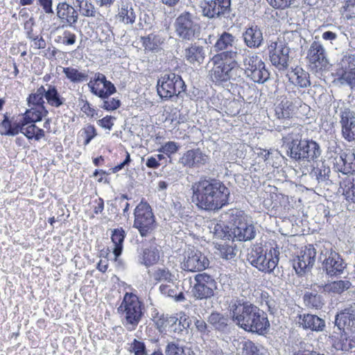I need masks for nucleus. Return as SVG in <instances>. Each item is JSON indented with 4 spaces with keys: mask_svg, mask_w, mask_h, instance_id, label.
<instances>
[{
    "mask_svg": "<svg viewBox=\"0 0 355 355\" xmlns=\"http://www.w3.org/2000/svg\"><path fill=\"white\" fill-rule=\"evenodd\" d=\"M338 71L355 70V55L353 54H345L338 62Z\"/></svg>",
    "mask_w": 355,
    "mask_h": 355,
    "instance_id": "obj_46",
    "label": "nucleus"
},
{
    "mask_svg": "<svg viewBox=\"0 0 355 355\" xmlns=\"http://www.w3.org/2000/svg\"><path fill=\"white\" fill-rule=\"evenodd\" d=\"M66 77L72 83H81L87 80L88 75L73 67H64L62 70Z\"/></svg>",
    "mask_w": 355,
    "mask_h": 355,
    "instance_id": "obj_39",
    "label": "nucleus"
},
{
    "mask_svg": "<svg viewBox=\"0 0 355 355\" xmlns=\"http://www.w3.org/2000/svg\"><path fill=\"white\" fill-rule=\"evenodd\" d=\"M27 125H28V123L26 122V121L22 117V119L21 120H19V121H16L13 124H12L11 131H16V135L19 132L23 133V131H24L23 129H24V127Z\"/></svg>",
    "mask_w": 355,
    "mask_h": 355,
    "instance_id": "obj_64",
    "label": "nucleus"
},
{
    "mask_svg": "<svg viewBox=\"0 0 355 355\" xmlns=\"http://www.w3.org/2000/svg\"><path fill=\"white\" fill-rule=\"evenodd\" d=\"M295 107L293 102L287 98H284L281 102L275 106V112L279 119H289L294 114Z\"/></svg>",
    "mask_w": 355,
    "mask_h": 355,
    "instance_id": "obj_29",
    "label": "nucleus"
},
{
    "mask_svg": "<svg viewBox=\"0 0 355 355\" xmlns=\"http://www.w3.org/2000/svg\"><path fill=\"white\" fill-rule=\"evenodd\" d=\"M269 58L272 65L279 70H285L290 60V48L284 39L270 40L268 46Z\"/></svg>",
    "mask_w": 355,
    "mask_h": 355,
    "instance_id": "obj_9",
    "label": "nucleus"
},
{
    "mask_svg": "<svg viewBox=\"0 0 355 355\" xmlns=\"http://www.w3.org/2000/svg\"><path fill=\"white\" fill-rule=\"evenodd\" d=\"M141 40L145 49L148 51H155L157 49L165 40L159 33L150 34L147 37H142Z\"/></svg>",
    "mask_w": 355,
    "mask_h": 355,
    "instance_id": "obj_37",
    "label": "nucleus"
},
{
    "mask_svg": "<svg viewBox=\"0 0 355 355\" xmlns=\"http://www.w3.org/2000/svg\"><path fill=\"white\" fill-rule=\"evenodd\" d=\"M117 17L125 24H132L137 17L135 9L131 3H122Z\"/></svg>",
    "mask_w": 355,
    "mask_h": 355,
    "instance_id": "obj_31",
    "label": "nucleus"
},
{
    "mask_svg": "<svg viewBox=\"0 0 355 355\" xmlns=\"http://www.w3.org/2000/svg\"><path fill=\"white\" fill-rule=\"evenodd\" d=\"M300 325L304 329L322 331L325 327V322L316 315L304 314L300 315Z\"/></svg>",
    "mask_w": 355,
    "mask_h": 355,
    "instance_id": "obj_24",
    "label": "nucleus"
},
{
    "mask_svg": "<svg viewBox=\"0 0 355 355\" xmlns=\"http://www.w3.org/2000/svg\"><path fill=\"white\" fill-rule=\"evenodd\" d=\"M320 145L312 139H306L304 150H302V162L316 161L321 155Z\"/></svg>",
    "mask_w": 355,
    "mask_h": 355,
    "instance_id": "obj_27",
    "label": "nucleus"
},
{
    "mask_svg": "<svg viewBox=\"0 0 355 355\" xmlns=\"http://www.w3.org/2000/svg\"><path fill=\"white\" fill-rule=\"evenodd\" d=\"M80 10L83 16L94 17L99 24L103 21V16L99 12L96 11L94 6L89 1L85 2V3L81 6Z\"/></svg>",
    "mask_w": 355,
    "mask_h": 355,
    "instance_id": "obj_42",
    "label": "nucleus"
},
{
    "mask_svg": "<svg viewBox=\"0 0 355 355\" xmlns=\"http://www.w3.org/2000/svg\"><path fill=\"white\" fill-rule=\"evenodd\" d=\"M199 6L203 16L209 19L219 18L230 14L231 0H201Z\"/></svg>",
    "mask_w": 355,
    "mask_h": 355,
    "instance_id": "obj_14",
    "label": "nucleus"
},
{
    "mask_svg": "<svg viewBox=\"0 0 355 355\" xmlns=\"http://www.w3.org/2000/svg\"><path fill=\"white\" fill-rule=\"evenodd\" d=\"M237 58L236 51H229L218 53L208 62V67L211 66L209 70V76L213 82H226L228 78V63L229 60Z\"/></svg>",
    "mask_w": 355,
    "mask_h": 355,
    "instance_id": "obj_7",
    "label": "nucleus"
},
{
    "mask_svg": "<svg viewBox=\"0 0 355 355\" xmlns=\"http://www.w3.org/2000/svg\"><path fill=\"white\" fill-rule=\"evenodd\" d=\"M178 325L179 328H174L173 331L176 333H180L184 329H187L190 327L191 324V320L189 318V316L186 315H183L180 316V319H178Z\"/></svg>",
    "mask_w": 355,
    "mask_h": 355,
    "instance_id": "obj_59",
    "label": "nucleus"
},
{
    "mask_svg": "<svg viewBox=\"0 0 355 355\" xmlns=\"http://www.w3.org/2000/svg\"><path fill=\"white\" fill-rule=\"evenodd\" d=\"M45 88L44 86L40 87L35 93L31 94L28 97V104L29 107L44 106L45 97Z\"/></svg>",
    "mask_w": 355,
    "mask_h": 355,
    "instance_id": "obj_43",
    "label": "nucleus"
},
{
    "mask_svg": "<svg viewBox=\"0 0 355 355\" xmlns=\"http://www.w3.org/2000/svg\"><path fill=\"white\" fill-rule=\"evenodd\" d=\"M57 16L60 21L64 25L73 26L78 21V14L75 8L67 3L66 2H60L57 6Z\"/></svg>",
    "mask_w": 355,
    "mask_h": 355,
    "instance_id": "obj_20",
    "label": "nucleus"
},
{
    "mask_svg": "<svg viewBox=\"0 0 355 355\" xmlns=\"http://www.w3.org/2000/svg\"><path fill=\"white\" fill-rule=\"evenodd\" d=\"M133 227L138 230L141 236L150 235L157 227L155 216L147 202H141L134 211Z\"/></svg>",
    "mask_w": 355,
    "mask_h": 355,
    "instance_id": "obj_5",
    "label": "nucleus"
},
{
    "mask_svg": "<svg viewBox=\"0 0 355 355\" xmlns=\"http://www.w3.org/2000/svg\"><path fill=\"white\" fill-rule=\"evenodd\" d=\"M48 111L44 106L30 107L23 115L24 119L26 122L29 123H35L37 121H40L43 116H46Z\"/></svg>",
    "mask_w": 355,
    "mask_h": 355,
    "instance_id": "obj_34",
    "label": "nucleus"
},
{
    "mask_svg": "<svg viewBox=\"0 0 355 355\" xmlns=\"http://www.w3.org/2000/svg\"><path fill=\"white\" fill-rule=\"evenodd\" d=\"M275 8L284 9L294 3L295 0H267Z\"/></svg>",
    "mask_w": 355,
    "mask_h": 355,
    "instance_id": "obj_61",
    "label": "nucleus"
},
{
    "mask_svg": "<svg viewBox=\"0 0 355 355\" xmlns=\"http://www.w3.org/2000/svg\"><path fill=\"white\" fill-rule=\"evenodd\" d=\"M340 188L348 201L355 203V178L347 175L340 182Z\"/></svg>",
    "mask_w": 355,
    "mask_h": 355,
    "instance_id": "obj_32",
    "label": "nucleus"
},
{
    "mask_svg": "<svg viewBox=\"0 0 355 355\" xmlns=\"http://www.w3.org/2000/svg\"><path fill=\"white\" fill-rule=\"evenodd\" d=\"M301 132V128H294L283 138L284 146L286 148L287 155L291 159L299 162L302 161V150H304L306 140V139H302Z\"/></svg>",
    "mask_w": 355,
    "mask_h": 355,
    "instance_id": "obj_12",
    "label": "nucleus"
},
{
    "mask_svg": "<svg viewBox=\"0 0 355 355\" xmlns=\"http://www.w3.org/2000/svg\"><path fill=\"white\" fill-rule=\"evenodd\" d=\"M208 157L199 148L186 151L180 159V163L184 166L199 167L207 163Z\"/></svg>",
    "mask_w": 355,
    "mask_h": 355,
    "instance_id": "obj_19",
    "label": "nucleus"
},
{
    "mask_svg": "<svg viewBox=\"0 0 355 355\" xmlns=\"http://www.w3.org/2000/svg\"><path fill=\"white\" fill-rule=\"evenodd\" d=\"M245 73L252 81L263 83L269 78V73L266 69L265 63L259 56L252 53L243 60Z\"/></svg>",
    "mask_w": 355,
    "mask_h": 355,
    "instance_id": "obj_10",
    "label": "nucleus"
},
{
    "mask_svg": "<svg viewBox=\"0 0 355 355\" xmlns=\"http://www.w3.org/2000/svg\"><path fill=\"white\" fill-rule=\"evenodd\" d=\"M23 135H24L28 139H34L39 141L44 137V131L37 127L35 123H29L23 129Z\"/></svg>",
    "mask_w": 355,
    "mask_h": 355,
    "instance_id": "obj_44",
    "label": "nucleus"
},
{
    "mask_svg": "<svg viewBox=\"0 0 355 355\" xmlns=\"http://www.w3.org/2000/svg\"><path fill=\"white\" fill-rule=\"evenodd\" d=\"M194 281L191 293L196 299L208 300L214 295L217 283L211 276L205 272L198 274L194 277Z\"/></svg>",
    "mask_w": 355,
    "mask_h": 355,
    "instance_id": "obj_11",
    "label": "nucleus"
},
{
    "mask_svg": "<svg viewBox=\"0 0 355 355\" xmlns=\"http://www.w3.org/2000/svg\"><path fill=\"white\" fill-rule=\"evenodd\" d=\"M184 55L191 64L199 66L205 60V50L201 46L193 44L185 49Z\"/></svg>",
    "mask_w": 355,
    "mask_h": 355,
    "instance_id": "obj_25",
    "label": "nucleus"
},
{
    "mask_svg": "<svg viewBox=\"0 0 355 355\" xmlns=\"http://www.w3.org/2000/svg\"><path fill=\"white\" fill-rule=\"evenodd\" d=\"M124 238L125 232L123 229H116L113 231L111 239L114 245L113 253L115 259H116L122 252Z\"/></svg>",
    "mask_w": 355,
    "mask_h": 355,
    "instance_id": "obj_38",
    "label": "nucleus"
},
{
    "mask_svg": "<svg viewBox=\"0 0 355 355\" xmlns=\"http://www.w3.org/2000/svg\"><path fill=\"white\" fill-rule=\"evenodd\" d=\"M242 355H265V352L262 347L250 340H247L243 343Z\"/></svg>",
    "mask_w": 355,
    "mask_h": 355,
    "instance_id": "obj_47",
    "label": "nucleus"
},
{
    "mask_svg": "<svg viewBox=\"0 0 355 355\" xmlns=\"http://www.w3.org/2000/svg\"><path fill=\"white\" fill-rule=\"evenodd\" d=\"M130 348V351L132 352L135 355H147L146 346L143 342L135 339L131 344Z\"/></svg>",
    "mask_w": 355,
    "mask_h": 355,
    "instance_id": "obj_58",
    "label": "nucleus"
},
{
    "mask_svg": "<svg viewBox=\"0 0 355 355\" xmlns=\"http://www.w3.org/2000/svg\"><path fill=\"white\" fill-rule=\"evenodd\" d=\"M289 80L300 88H306L311 85L309 73L302 68L293 70L289 75Z\"/></svg>",
    "mask_w": 355,
    "mask_h": 355,
    "instance_id": "obj_28",
    "label": "nucleus"
},
{
    "mask_svg": "<svg viewBox=\"0 0 355 355\" xmlns=\"http://www.w3.org/2000/svg\"><path fill=\"white\" fill-rule=\"evenodd\" d=\"M331 170L330 168L322 163L321 166L316 167L312 171V175L319 183L327 182L329 178Z\"/></svg>",
    "mask_w": 355,
    "mask_h": 355,
    "instance_id": "obj_45",
    "label": "nucleus"
},
{
    "mask_svg": "<svg viewBox=\"0 0 355 355\" xmlns=\"http://www.w3.org/2000/svg\"><path fill=\"white\" fill-rule=\"evenodd\" d=\"M208 322L216 329L221 331H225L227 327L228 319L218 313H212L208 318Z\"/></svg>",
    "mask_w": 355,
    "mask_h": 355,
    "instance_id": "obj_41",
    "label": "nucleus"
},
{
    "mask_svg": "<svg viewBox=\"0 0 355 355\" xmlns=\"http://www.w3.org/2000/svg\"><path fill=\"white\" fill-rule=\"evenodd\" d=\"M44 94L47 103L53 107H59L64 103V98L60 96L55 86L47 85Z\"/></svg>",
    "mask_w": 355,
    "mask_h": 355,
    "instance_id": "obj_36",
    "label": "nucleus"
},
{
    "mask_svg": "<svg viewBox=\"0 0 355 355\" xmlns=\"http://www.w3.org/2000/svg\"><path fill=\"white\" fill-rule=\"evenodd\" d=\"M76 36L74 33L70 31H65L63 33V40L62 43L66 45H72L76 42Z\"/></svg>",
    "mask_w": 355,
    "mask_h": 355,
    "instance_id": "obj_63",
    "label": "nucleus"
},
{
    "mask_svg": "<svg viewBox=\"0 0 355 355\" xmlns=\"http://www.w3.org/2000/svg\"><path fill=\"white\" fill-rule=\"evenodd\" d=\"M306 58L310 66L316 72L328 70L330 64L327 56L326 51L323 45L317 41H314L310 45Z\"/></svg>",
    "mask_w": 355,
    "mask_h": 355,
    "instance_id": "obj_15",
    "label": "nucleus"
},
{
    "mask_svg": "<svg viewBox=\"0 0 355 355\" xmlns=\"http://www.w3.org/2000/svg\"><path fill=\"white\" fill-rule=\"evenodd\" d=\"M230 308L232 320L245 331L263 334L270 326L266 314L252 304L236 300Z\"/></svg>",
    "mask_w": 355,
    "mask_h": 355,
    "instance_id": "obj_2",
    "label": "nucleus"
},
{
    "mask_svg": "<svg viewBox=\"0 0 355 355\" xmlns=\"http://www.w3.org/2000/svg\"><path fill=\"white\" fill-rule=\"evenodd\" d=\"M166 355H195L191 347L182 345L177 340L167 343L165 347Z\"/></svg>",
    "mask_w": 355,
    "mask_h": 355,
    "instance_id": "obj_30",
    "label": "nucleus"
},
{
    "mask_svg": "<svg viewBox=\"0 0 355 355\" xmlns=\"http://www.w3.org/2000/svg\"><path fill=\"white\" fill-rule=\"evenodd\" d=\"M103 105L101 106L102 108L104 110L112 111L116 110L120 106V101L118 99H116L114 98H110L107 97L105 99H103Z\"/></svg>",
    "mask_w": 355,
    "mask_h": 355,
    "instance_id": "obj_60",
    "label": "nucleus"
},
{
    "mask_svg": "<svg viewBox=\"0 0 355 355\" xmlns=\"http://www.w3.org/2000/svg\"><path fill=\"white\" fill-rule=\"evenodd\" d=\"M315 249L312 245L306 246L294 260L293 267L296 272L302 274L310 270L315 263Z\"/></svg>",
    "mask_w": 355,
    "mask_h": 355,
    "instance_id": "obj_18",
    "label": "nucleus"
},
{
    "mask_svg": "<svg viewBox=\"0 0 355 355\" xmlns=\"http://www.w3.org/2000/svg\"><path fill=\"white\" fill-rule=\"evenodd\" d=\"M229 61L230 62L228 63V78H227V81L230 80H236L241 78L243 73V69L238 66L236 59L229 60Z\"/></svg>",
    "mask_w": 355,
    "mask_h": 355,
    "instance_id": "obj_50",
    "label": "nucleus"
},
{
    "mask_svg": "<svg viewBox=\"0 0 355 355\" xmlns=\"http://www.w3.org/2000/svg\"><path fill=\"white\" fill-rule=\"evenodd\" d=\"M304 301L306 306L315 309L321 308L323 304L321 296L313 293H305Z\"/></svg>",
    "mask_w": 355,
    "mask_h": 355,
    "instance_id": "obj_51",
    "label": "nucleus"
},
{
    "mask_svg": "<svg viewBox=\"0 0 355 355\" xmlns=\"http://www.w3.org/2000/svg\"><path fill=\"white\" fill-rule=\"evenodd\" d=\"M352 284L348 280H338L329 282L322 286V292L332 294H341L348 290Z\"/></svg>",
    "mask_w": 355,
    "mask_h": 355,
    "instance_id": "obj_35",
    "label": "nucleus"
},
{
    "mask_svg": "<svg viewBox=\"0 0 355 355\" xmlns=\"http://www.w3.org/2000/svg\"><path fill=\"white\" fill-rule=\"evenodd\" d=\"M341 132L343 138L347 141H355V123L342 126Z\"/></svg>",
    "mask_w": 355,
    "mask_h": 355,
    "instance_id": "obj_56",
    "label": "nucleus"
},
{
    "mask_svg": "<svg viewBox=\"0 0 355 355\" xmlns=\"http://www.w3.org/2000/svg\"><path fill=\"white\" fill-rule=\"evenodd\" d=\"M245 44L250 49H258L263 43V33L258 26H252L246 28L243 33Z\"/></svg>",
    "mask_w": 355,
    "mask_h": 355,
    "instance_id": "obj_21",
    "label": "nucleus"
},
{
    "mask_svg": "<svg viewBox=\"0 0 355 355\" xmlns=\"http://www.w3.org/2000/svg\"><path fill=\"white\" fill-rule=\"evenodd\" d=\"M338 171L344 175L355 172V154L354 153H343L336 158Z\"/></svg>",
    "mask_w": 355,
    "mask_h": 355,
    "instance_id": "obj_26",
    "label": "nucleus"
},
{
    "mask_svg": "<svg viewBox=\"0 0 355 355\" xmlns=\"http://www.w3.org/2000/svg\"><path fill=\"white\" fill-rule=\"evenodd\" d=\"M114 117L106 116L105 117L97 121V124L104 129L110 130L114 125Z\"/></svg>",
    "mask_w": 355,
    "mask_h": 355,
    "instance_id": "obj_62",
    "label": "nucleus"
},
{
    "mask_svg": "<svg viewBox=\"0 0 355 355\" xmlns=\"http://www.w3.org/2000/svg\"><path fill=\"white\" fill-rule=\"evenodd\" d=\"M248 260L259 270L270 273L279 262V252L275 248L268 252H263L261 248L252 250L248 255Z\"/></svg>",
    "mask_w": 355,
    "mask_h": 355,
    "instance_id": "obj_8",
    "label": "nucleus"
},
{
    "mask_svg": "<svg viewBox=\"0 0 355 355\" xmlns=\"http://www.w3.org/2000/svg\"><path fill=\"white\" fill-rule=\"evenodd\" d=\"M216 248V252L215 253L224 259L230 260L234 259L236 256L234 249L230 245L217 244Z\"/></svg>",
    "mask_w": 355,
    "mask_h": 355,
    "instance_id": "obj_48",
    "label": "nucleus"
},
{
    "mask_svg": "<svg viewBox=\"0 0 355 355\" xmlns=\"http://www.w3.org/2000/svg\"><path fill=\"white\" fill-rule=\"evenodd\" d=\"M12 123L10 121L8 116L5 114L4 119L0 123V134L1 135L15 136L16 131H11Z\"/></svg>",
    "mask_w": 355,
    "mask_h": 355,
    "instance_id": "obj_57",
    "label": "nucleus"
},
{
    "mask_svg": "<svg viewBox=\"0 0 355 355\" xmlns=\"http://www.w3.org/2000/svg\"><path fill=\"white\" fill-rule=\"evenodd\" d=\"M209 261L205 254L194 248H189L183 254L181 268L189 272L202 271L208 268Z\"/></svg>",
    "mask_w": 355,
    "mask_h": 355,
    "instance_id": "obj_13",
    "label": "nucleus"
},
{
    "mask_svg": "<svg viewBox=\"0 0 355 355\" xmlns=\"http://www.w3.org/2000/svg\"><path fill=\"white\" fill-rule=\"evenodd\" d=\"M340 77L339 82L342 85H347L352 89L355 87V70L338 72Z\"/></svg>",
    "mask_w": 355,
    "mask_h": 355,
    "instance_id": "obj_52",
    "label": "nucleus"
},
{
    "mask_svg": "<svg viewBox=\"0 0 355 355\" xmlns=\"http://www.w3.org/2000/svg\"><path fill=\"white\" fill-rule=\"evenodd\" d=\"M340 124L342 126L349 125L350 123H355V113L349 107H341L340 109Z\"/></svg>",
    "mask_w": 355,
    "mask_h": 355,
    "instance_id": "obj_49",
    "label": "nucleus"
},
{
    "mask_svg": "<svg viewBox=\"0 0 355 355\" xmlns=\"http://www.w3.org/2000/svg\"><path fill=\"white\" fill-rule=\"evenodd\" d=\"M234 227L232 230L234 237L240 241L252 240L255 237L256 231L252 221L247 216H237L234 221Z\"/></svg>",
    "mask_w": 355,
    "mask_h": 355,
    "instance_id": "obj_17",
    "label": "nucleus"
},
{
    "mask_svg": "<svg viewBox=\"0 0 355 355\" xmlns=\"http://www.w3.org/2000/svg\"><path fill=\"white\" fill-rule=\"evenodd\" d=\"M152 277L154 280L157 282H164L168 283L173 282L175 277L171 271L166 267L156 268L152 274Z\"/></svg>",
    "mask_w": 355,
    "mask_h": 355,
    "instance_id": "obj_40",
    "label": "nucleus"
},
{
    "mask_svg": "<svg viewBox=\"0 0 355 355\" xmlns=\"http://www.w3.org/2000/svg\"><path fill=\"white\" fill-rule=\"evenodd\" d=\"M335 322L339 329L347 328L355 331V306L346 308L338 313Z\"/></svg>",
    "mask_w": 355,
    "mask_h": 355,
    "instance_id": "obj_23",
    "label": "nucleus"
},
{
    "mask_svg": "<svg viewBox=\"0 0 355 355\" xmlns=\"http://www.w3.org/2000/svg\"><path fill=\"white\" fill-rule=\"evenodd\" d=\"M106 80L107 79L104 74L101 73H96L94 74L93 79L87 83V86L89 88L90 92L95 95L96 94H97L98 90L100 89L99 88L96 87V84L98 83H102L103 85L105 84Z\"/></svg>",
    "mask_w": 355,
    "mask_h": 355,
    "instance_id": "obj_53",
    "label": "nucleus"
},
{
    "mask_svg": "<svg viewBox=\"0 0 355 355\" xmlns=\"http://www.w3.org/2000/svg\"><path fill=\"white\" fill-rule=\"evenodd\" d=\"M192 200L205 210H218L227 203L230 191L225 185L216 180H203L195 182L191 187Z\"/></svg>",
    "mask_w": 355,
    "mask_h": 355,
    "instance_id": "obj_1",
    "label": "nucleus"
},
{
    "mask_svg": "<svg viewBox=\"0 0 355 355\" xmlns=\"http://www.w3.org/2000/svg\"><path fill=\"white\" fill-rule=\"evenodd\" d=\"M179 149L180 146L176 142L168 141L163 144L157 150L170 157L171 155L176 153Z\"/></svg>",
    "mask_w": 355,
    "mask_h": 355,
    "instance_id": "obj_54",
    "label": "nucleus"
},
{
    "mask_svg": "<svg viewBox=\"0 0 355 355\" xmlns=\"http://www.w3.org/2000/svg\"><path fill=\"white\" fill-rule=\"evenodd\" d=\"M238 40L232 34L223 32L216 40L214 48L216 51H236L237 57L239 56V49L237 48Z\"/></svg>",
    "mask_w": 355,
    "mask_h": 355,
    "instance_id": "obj_22",
    "label": "nucleus"
},
{
    "mask_svg": "<svg viewBox=\"0 0 355 355\" xmlns=\"http://www.w3.org/2000/svg\"><path fill=\"white\" fill-rule=\"evenodd\" d=\"M185 89L186 85L181 76L174 73L164 74L157 83L159 96L165 99L179 96Z\"/></svg>",
    "mask_w": 355,
    "mask_h": 355,
    "instance_id": "obj_6",
    "label": "nucleus"
},
{
    "mask_svg": "<svg viewBox=\"0 0 355 355\" xmlns=\"http://www.w3.org/2000/svg\"><path fill=\"white\" fill-rule=\"evenodd\" d=\"M319 259L322 261L324 269L330 276L340 275L346 267L340 254L331 248L322 251Z\"/></svg>",
    "mask_w": 355,
    "mask_h": 355,
    "instance_id": "obj_16",
    "label": "nucleus"
},
{
    "mask_svg": "<svg viewBox=\"0 0 355 355\" xmlns=\"http://www.w3.org/2000/svg\"><path fill=\"white\" fill-rule=\"evenodd\" d=\"M103 87L105 89H99L98 90L97 94H95L102 99H105L116 92V87L109 80H106L105 84H103Z\"/></svg>",
    "mask_w": 355,
    "mask_h": 355,
    "instance_id": "obj_55",
    "label": "nucleus"
},
{
    "mask_svg": "<svg viewBox=\"0 0 355 355\" xmlns=\"http://www.w3.org/2000/svg\"><path fill=\"white\" fill-rule=\"evenodd\" d=\"M174 28L176 35L182 40L193 41L200 33L196 17L187 11L176 17Z\"/></svg>",
    "mask_w": 355,
    "mask_h": 355,
    "instance_id": "obj_4",
    "label": "nucleus"
},
{
    "mask_svg": "<svg viewBox=\"0 0 355 355\" xmlns=\"http://www.w3.org/2000/svg\"><path fill=\"white\" fill-rule=\"evenodd\" d=\"M143 306L137 295L126 293L118 311L123 316V324L132 331L136 329L143 316Z\"/></svg>",
    "mask_w": 355,
    "mask_h": 355,
    "instance_id": "obj_3",
    "label": "nucleus"
},
{
    "mask_svg": "<svg viewBox=\"0 0 355 355\" xmlns=\"http://www.w3.org/2000/svg\"><path fill=\"white\" fill-rule=\"evenodd\" d=\"M159 250L157 247L150 246L143 250L139 256V262L146 267L151 266L158 262Z\"/></svg>",
    "mask_w": 355,
    "mask_h": 355,
    "instance_id": "obj_33",
    "label": "nucleus"
}]
</instances>
